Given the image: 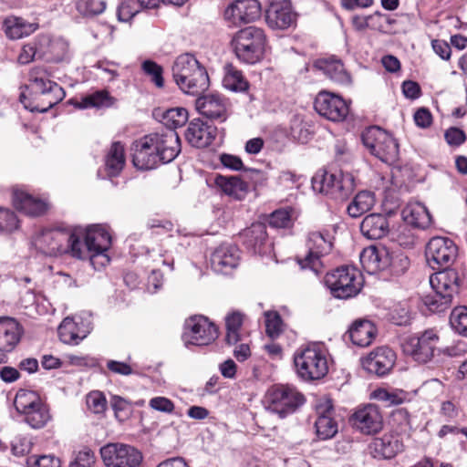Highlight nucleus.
<instances>
[{
    "instance_id": "f257e3e1",
    "label": "nucleus",
    "mask_w": 467,
    "mask_h": 467,
    "mask_svg": "<svg viewBox=\"0 0 467 467\" xmlns=\"http://www.w3.org/2000/svg\"><path fill=\"white\" fill-rule=\"evenodd\" d=\"M29 82L30 85L26 87L30 90L29 96L22 92L19 100L31 112H47L66 96L64 88L50 80L47 70L42 67H34L30 70Z\"/></svg>"
},
{
    "instance_id": "f03ea898",
    "label": "nucleus",
    "mask_w": 467,
    "mask_h": 467,
    "mask_svg": "<svg viewBox=\"0 0 467 467\" xmlns=\"http://www.w3.org/2000/svg\"><path fill=\"white\" fill-rule=\"evenodd\" d=\"M171 70L174 81L186 94L197 96L209 88L210 79L205 67L190 53L180 55Z\"/></svg>"
},
{
    "instance_id": "7ed1b4c3",
    "label": "nucleus",
    "mask_w": 467,
    "mask_h": 467,
    "mask_svg": "<svg viewBox=\"0 0 467 467\" xmlns=\"http://www.w3.org/2000/svg\"><path fill=\"white\" fill-rule=\"evenodd\" d=\"M266 36L265 31L257 26H247L237 31L232 46L237 58L246 64L259 62L265 54Z\"/></svg>"
},
{
    "instance_id": "20e7f679",
    "label": "nucleus",
    "mask_w": 467,
    "mask_h": 467,
    "mask_svg": "<svg viewBox=\"0 0 467 467\" xmlns=\"http://www.w3.org/2000/svg\"><path fill=\"white\" fill-rule=\"evenodd\" d=\"M363 275L354 266L342 265L325 276V284L332 296L339 299H348L357 296L363 286Z\"/></svg>"
},
{
    "instance_id": "39448f33",
    "label": "nucleus",
    "mask_w": 467,
    "mask_h": 467,
    "mask_svg": "<svg viewBox=\"0 0 467 467\" xmlns=\"http://www.w3.org/2000/svg\"><path fill=\"white\" fill-rule=\"evenodd\" d=\"M440 336L432 329H426L417 335L405 337L401 342L402 352L419 364H428L437 358Z\"/></svg>"
},
{
    "instance_id": "423d86ee",
    "label": "nucleus",
    "mask_w": 467,
    "mask_h": 467,
    "mask_svg": "<svg viewBox=\"0 0 467 467\" xmlns=\"http://www.w3.org/2000/svg\"><path fill=\"white\" fill-rule=\"evenodd\" d=\"M364 146L376 158L386 163L394 162L399 157V143L388 131L378 126L366 129L361 135Z\"/></svg>"
},
{
    "instance_id": "0eeeda50",
    "label": "nucleus",
    "mask_w": 467,
    "mask_h": 467,
    "mask_svg": "<svg viewBox=\"0 0 467 467\" xmlns=\"http://www.w3.org/2000/svg\"><path fill=\"white\" fill-rule=\"evenodd\" d=\"M294 363L297 375L306 381L320 379L328 372L327 357L317 346H308L296 352Z\"/></svg>"
},
{
    "instance_id": "6e6552de",
    "label": "nucleus",
    "mask_w": 467,
    "mask_h": 467,
    "mask_svg": "<svg viewBox=\"0 0 467 467\" xmlns=\"http://www.w3.org/2000/svg\"><path fill=\"white\" fill-rule=\"evenodd\" d=\"M265 399L269 410L278 414L280 418L294 413L306 401L302 393L288 385L271 387L266 392Z\"/></svg>"
},
{
    "instance_id": "1a4fd4ad",
    "label": "nucleus",
    "mask_w": 467,
    "mask_h": 467,
    "mask_svg": "<svg viewBox=\"0 0 467 467\" xmlns=\"http://www.w3.org/2000/svg\"><path fill=\"white\" fill-rule=\"evenodd\" d=\"M40 243L47 244L45 253L49 254L67 253L77 259H83L85 253L81 249L82 242L75 233L61 230H49L43 233Z\"/></svg>"
},
{
    "instance_id": "9d476101",
    "label": "nucleus",
    "mask_w": 467,
    "mask_h": 467,
    "mask_svg": "<svg viewBox=\"0 0 467 467\" xmlns=\"http://www.w3.org/2000/svg\"><path fill=\"white\" fill-rule=\"evenodd\" d=\"M306 246L307 254L304 258L297 257L296 261L302 269H309L317 275L323 267L321 257L329 254L333 247L329 233L327 231L309 233Z\"/></svg>"
},
{
    "instance_id": "9b49d317",
    "label": "nucleus",
    "mask_w": 467,
    "mask_h": 467,
    "mask_svg": "<svg viewBox=\"0 0 467 467\" xmlns=\"http://www.w3.org/2000/svg\"><path fill=\"white\" fill-rule=\"evenodd\" d=\"M458 247L448 237L435 236L427 244L425 249L426 261L433 270L448 268L455 261Z\"/></svg>"
},
{
    "instance_id": "f8f14e48",
    "label": "nucleus",
    "mask_w": 467,
    "mask_h": 467,
    "mask_svg": "<svg viewBox=\"0 0 467 467\" xmlns=\"http://www.w3.org/2000/svg\"><path fill=\"white\" fill-rule=\"evenodd\" d=\"M218 337V328L204 316L186 319L182 339L185 345L206 346Z\"/></svg>"
},
{
    "instance_id": "ddd939ff",
    "label": "nucleus",
    "mask_w": 467,
    "mask_h": 467,
    "mask_svg": "<svg viewBox=\"0 0 467 467\" xmlns=\"http://www.w3.org/2000/svg\"><path fill=\"white\" fill-rule=\"evenodd\" d=\"M100 455L107 467H139L143 459L139 450L123 443H109L103 446Z\"/></svg>"
},
{
    "instance_id": "4468645a",
    "label": "nucleus",
    "mask_w": 467,
    "mask_h": 467,
    "mask_svg": "<svg viewBox=\"0 0 467 467\" xmlns=\"http://www.w3.org/2000/svg\"><path fill=\"white\" fill-rule=\"evenodd\" d=\"M111 244V236L105 227L99 224L91 225L87 228L84 243L81 249L85 253L82 260L89 259L91 265H95V259L102 256L105 261L109 262L106 252Z\"/></svg>"
},
{
    "instance_id": "2eb2a0df",
    "label": "nucleus",
    "mask_w": 467,
    "mask_h": 467,
    "mask_svg": "<svg viewBox=\"0 0 467 467\" xmlns=\"http://www.w3.org/2000/svg\"><path fill=\"white\" fill-rule=\"evenodd\" d=\"M314 108L320 116L334 122L344 120L349 112V106L341 96L327 90L317 93Z\"/></svg>"
},
{
    "instance_id": "dca6fc26",
    "label": "nucleus",
    "mask_w": 467,
    "mask_h": 467,
    "mask_svg": "<svg viewBox=\"0 0 467 467\" xmlns=\"http://www.w3.org/2000/svg\"><path fill=\"white\" fill-rule=\"evenodd\" d=\"M262 15V6L258 0H234L223 12V18L232 26H241L253 23Z\"/></svg>"
},
{
    "instance_id": "f3484780",
    "label": "nucleus",
    "mask_w": 467,
    "mask_h": 467,
    "mask_svg": "<svg viewBox=\"0 0 467 467\" xmlns=\"http://www.w3.org/2000/svg\"><path fill=\"white\" fill-rule=\"evenodd\" d=\"M146 136L163 164L172 161L181 152L180 137L172 129H162Z\"/></svg>"
},
{
    "instance_id": "a211bd4d",
    "label": "nucleus",
    "mask_w": 467,
    "mask_h": 467,
    "mask_svg": "<svg viewBox=\"0 0 467 467\" xmlns=\"http://www.w3.org/2000/svg\"><path fill=\"white\" fill-rule=\"evenodd\" d=\"M296 13L289 0H273L265 11L267 25L273 29H287L296 23Z\"/></svg>"
},
{
    "instance_id": "6ab92c4d",
    "label": "nucleus",
    "mask_w": 467,
    "mask_h": 467,
    "mask_svg": "<svg viewBox=\"0 0 467 467\" xmlns=\"http://www.w3.org/2000/svg\"><path fill=\"white\" fill-rule=\"evenodd\" d=\"M396 354L389 347H379L362 358V367L370 374L383 377L394 367Z\"/></svg>"
},
{
    "instance_id": "aec40b11",
    "label": "nucleus",
    "mask_w": 467,
    "mask_h": 467,
    "mask_svg": "<svg viewBox=\"0 0 467 467\" xmlns=\"http://www.w3.org/2000/svg\"><path fill=\"white\" fill-rule=\"evenodd\" d=\"M217 128L209 125L200 118L192 119L185 131V139L192 147L202 149L210 146L215 140Z\"/></svg>"
},
{
    "instance_id": "412c9836",
    "label": "nucleus",
    "mask_w": 467,
    "mask_h": 467,
    "mask_svg": "<svg viewBox=\"0 0 467 467\" xmlns=\"http://www.w3.org/2000/svg\"><path fill=\"white\" fill-rule=\"evenodd\" d=\"M195 107L200 114L211 120L224 122L228 118L226 99L219 94L200 96Z\"/></svg>"
},
{
    "instance_id": "4be33fe9",
    "label": "nucleus",
    "mask_w": 467,
    "mask_h": 467,
    "mask_svg": "<svg viewBox=\"0 0 467 467\" xmlns=\"http://www.w3.org/2000/svg\"><path fill=\"white\" fill-rule=\"evenodd\" d=\"M353 426L364 434H374L382 428L383 420L378 406L368 404L351 417Z\"/></svg>"
},
{
    "instance_id": "5701e85b",
    "label": "nucleus",
    "mask_w": 467,
    "mask_h": 467,
    "mask_svg": "<svg viewBox=\"0 0 467 467\" xmlns=\"http://www.w3.org/2000/svg\"><path fill=\"white\" fill-rule=\"evenodd\" d=\"M23 334V327L16 319L0 317V352H12L19 344Z\"/></svg>"
},
{
    "instance_id": "b1692460",
    "label": "nucleus",
    "mask_w": 467,
    "mask_h": 467,
    "mask_svg": "<svg viewBox=\"0 0 467 467\" xmlns=\"http://www.w3.org/2000/svg\"><path fill=\"white\" fill-rule=\"evenodd\" d=\"M394 211L387 213H370L364 217L360 223V232L368 239L378 240L385 237L389 232V217L394 215Z\"/></svg>"
},
{
    "instance_id": "393cba45",
    "label": "nucleus",
    "mask_w": 467,
    "mask_h": 467,
    "mask_svg": "<svg viewBox=\"0 0 467 467\" xmlns=\"http://www.w3.org/2000/svg\"><path fill=\"white\" fill-rule=\"evenodd\" d=\"M239 249L234 244H222L211 256V265L214 271L227 274L238 265Z\"/></svg>"
},
{
    "instance_id": "a878e982",
    "label": "nucleus",
    "mask_w": 467,
    "mask_h": 467,
    "mask_svg": "<svg viewBox=\"0 0 467 467\" xmlns=\"http://www.w3.org/2000/svg\"><path fill=\"white\" fill-rule=\"evenodd\" d=\"M318 417L315 422L316 433L320 440L333 438L338 431L337 422L333 418L334 407L330 400L317 408Z\"/></svg>"
},
{
    "instance_id": "bb28decb",
    "label": "nucleus",
    "mask_w": 467,
    "mask_h": 467,
    "mask_svg": "<svg viewBox=\"0 0 467 467\" xmlns=\"http://www.w3.org/2000/svg\"><path fill=\"white\" fill-rule=\"evenodd\" d=\"M432 289L450 295L451 298L459 293L461 280L458 272L451 268H441L430 277Z\"/></svg>"
},
{
    "instance_id": "cd10ccee",
    "label": "nucleus",
    "mask_w": 467,
    "mask_h": 467,
    "mask_svg": "<svg viewBox=\"0 0 467 467\" xmlns=\"http://www.w3.org/2000/svg\"><path fill=\"white\" fill-rule=\"evenodd\" d=\"M132 162L139 170H151L161 163L160 156L148 140L147 136H144L140 143L136 145L132 156Z\"/></svg>"
},
{
    "instance_id": "c85d7f7f",
    "label": "nucleus",
    "mask_w": 467,
    "mask_h": 467,
    "mask_svg": "<svg viewBox=\"0 0 467 467\" xmlns=\"http://www.w3.org/2000/svg\"><path fill=\"white\" fill-rule=\"evenodd\" d=\"M243 244L254 254H262L267 242L266 226L263 223H254L240 233Z\"/></svg>"
},
{
    "instance_id": "c756f323",
    "label": "nucleus",
    "mask_w": 467,
    "mask_h": 467,
    "mask_svg": "<svg viewBox=\"0 0 467 467\" xmlns=\"http://www.w3.org/2000/svg\"><path fill=\"white\" fill-rule=\"evenodd\" d=\"M13 203L16 210L29 216H40L47 211L45 202L22 190L14 191Z\"/></svg>"
},
{
    "instance_id": "7c9ffc66",
    "label": "nucleus",
    "mask_w": 467,
    "mask_h": 467,
    "mask_svg": "<svg viewBox=\"0 0 467 467\" xmlns=\"http://www.w3.org/2000/svg\"><path fill=\"white\" fill-rule=\"evenodd\" d=\"M388 255L389 252L385 248L368 246L361 252L360 263L367 272L373 274L387 269Z\"/></svg>"
},
{
    "instance_id": "2f4dec72",
    "label": "nucleus",
    "mask_w": 467,
    "mask_h": 467,
    "mask_svg": "<svg viewBox=\"0 0 467 467\" xmlns=\"http://www.w3.org/2000/svg\"><path fill=\"white\" fill-rule=\"evenodd\" d=\"M403 443L394 435L385 434L382 437L374 439L371 443L374 456L383 459H391L403 451Z\"/></svg>"
},
{
    "instance_id": "473e14b6",
    "label": "nucleus",
    "mask_w": 467,
    "mask_h": 467,
    "mask_svg": "<svg viewBox=\"0 0 467 467\" xmlns=\"http://www.w3.org/2000/svg\"><path fill=\"white\" fill-rule=\"evenodd\" d=\"M314 67L321 70L331 80L340 83H350V75L346 71L343 63L334 58H320L315 61Z\"/></svg>"
},
{
    "instance_id": "72a5a7b5",
    "label": "nucleus",
    "mask_w": 467,
    "mask_h": 467,
    "mask_svg": "<svg viewBox=\"0 0 467 467\" xmlns=\"http://www.w3.org/2000/svg\"><path fill=\"white\" fill-rule=\"evenodd\" d=\"M214 183L225 194L236 200H243L249 191L248 184L238 176L217 175Z\"/></svg>"
},
{
    "instance_id": "f704fd0d",
    "label": "nucleus",
    "mask_w": 467,
    "mask_h": 467,
    "mask_svg": "<svg viewBox=\"0 0 467 467\" xmlns=\"http://www.w3.org/2000/svg\"><path fill=\"white\" fill-rule=\"evenodd\" d=\"M349 337L354 345L367 347L376 335V327L368 320H356L348 329Z\"/></svg>"
},
{
    "instance_id": "c9c22d12",
    "label": "nucleus",
    "mask_w": 467,
    "mask_h": 467,
    "mask_svg": "<svg viewBox=\"0 0 467 467\" xmlns=\"http://www.w3.org/2000/svg\"><path fill=\"white\" fill-rule=\"evenodd\" d=\"M402 218L408 224L420 229H426L431 223V216L421 203L407 205L402 210Z\"/></svg>"
},
{
    "instance_id": "e433bc0d",
    "label": "nucleus",
    "mask_w": 467,
    "mask_h": 467,
    "mask_svg": "<svg viewBox=\"0 0 467 467\" xmlns=\"http://www.w3.org/2000/svg\"><path fill=\"white\" fill-rule=\"evenodd\" d=\"M5 32L10 39H20L29 36L38 28L36 23H29L21 17L11 16L4 21Z\"/></svg>"
},
{
    "instance_id": "4c0bfd02",
    "label": "nucleus",
    "mask_w": 467,
    "mask_h": 467,
    "mask_svg": "<svg viewBox=\"0 0 467 467\" xmlns=\"http://www.w3.org/2000/svg\"><path fill=\"white\" fill-rule=\"evenodd\" d=\"M355 178L351 173L339 171L334 186L330 192V199L345 201L349 198L355 190Z\"/></svg>"
},
{
    "instance_id": "58836bf2",
    "label": "nucleus",
    "mask_w": 467,
    "mask_h": 467,
    "mask_svg": "<svg viewBox=\"0 0 467 467\" xmlns=\"http://www.w3.org/2000/svg\"><path fill=\"white\" fill-rule=\"evenodd\" d=\"M105 165L108 175L110 177L118 176L125 165L124 146L119 141L111 144L110 149L106 155Z\"/></svg>"
},
{
    "instance_id": "ea45409f",
    "label": "nucleus",
    "mask_w": 467,
    "mask_h": 467,
    "mask_svg": "<svg viewBox=\"0 0 467 467\" xmlns=\"http://www.w3.org/2000/svg\"><path fill=\"white\" fill-rule=\"evenodd\" d=\"M375 204V195L369 191H361L355 195L348 205V214L352 218H358L368 212Z\"/></svg>"
},
{
    "instance_id": "a19ab883",
    "label": "nucleus",
    "mask_w": 467,
    "mask_h": 467,
    "mask_svg": "<svg viewBox=\"0 0 467 467\" xmlns=\"http://www.w3.org/2000/svg\"><path fill=\"white\" fill-rule=\"evenodd\" d=\"M57 333L60 340L65 344L78 345L87 337V333L80 331L78 323L70 317L64 318L57 328Z\"/></svg>"
},
{
    "instance_id": "79ce46f5",
    "label": "nucleus",
    "mask_w": 467,
    "mask_h": 467,
    "mask_svg": "<svg viewBox=\"0 0 467 467\" xmlns=\"http://www.w3.org/2000/svg\"><path fill=\"white\" fill-rule=\"evenodd\" d=\"M219 159L224 168L232 171H245L246 176L254 181L255 183L265 180V174L262 171L256 169H245L242 159L236 155L222 153Z\"/></svg>"
},
{
    "instance_id": "37998d69",
    "label": "nucleus",
    "mask_w": 467,
    "mask_h": 467,
    "mask_svg": "<svg viewBox=\"0 0 467 467\" xmlns=\"http://www.w3.org/2000/svg\"><path fill=\"white\" fill-rule=\"evenodd\" d=\"M432 290V293L423 297L424 305L432 313L444 312L451 306L453 298H451L450 295H445V293L437 289Z\"/></svg>"
},
{
    "instance_id": "c03bdc74",
    "label": "nucleus",
    "mask_w": 467,
    "mask_h": 467,
    "mask_svg": "<svg viewBox=\"0 0 467 467\" xmlns=\"http://www.w3.org/2000/svg\"><path fill=\"white\" fill-rule=\"evenodd\" d=\"M337 175V173L325 170L318 171L311 181L313 190L330 198V192L333 189Z\"/></svg>"
},
{
    "instance_id": "a18cd8bd",
    "label": "nucleus",
    "mask_w": 467,
    "mask_h": 467,
    "mask_svg": "<svg viewBox=\"0 0 467 467\" xmlns=\"http://www.w3.org/2000/svg\"><path fill=\"white\" fill-rule=\"evenodd\" d=\"M114 99L107 90H99L81 99L77 104L78 109L110 107Z\"/></svg>"
},
{
    "instance_id": "49530a36",
    "label": "nucleus",
    "mask_w": 467,
    "mask_h": 467,
    "mask_svg": "<svg viewBox=\"0 0 467 467\" xmlns=\"http://www.w3.org/2000/svg\"><path fill=\"white\" fill-rule=\"evenodd\" d=\"M40 403V399L35 391L26 389H19L14 400L16 410L21 414L36 408Z\"/></svg>"
},
{
    "instance_id": "de8ad7c7",
    "label": "nucleus",
    "mask_w": 467,
    "mask_h": 467,
    "mask_svg": "<svg viewBox=\"0 0 467 467\" xmlns=\"http://www.w3.org/2000/svg\"><path fill=\"white\" fill-rule=\"evenodd\" d=\"M386 265L392 276L400 277L408 271L410 261L403 253H393L391 254H389Z\"/></svg>"
},
{
    "instance_id": "09e8293b",
    "label": "nucleus",
    "mask_w": 467,
    "mask_h": 467,
    "mask_svg": "<svg viewBox=\"0 0 467 467\" xmlns=\"http://www.w3.org/2000/svg\"><path fill=\"white\" fill-rule=\"evenodd\" d=\"M188 120V111L184 108L169 109L162 114V121L165 129H172L183 126Z\"/></svg>"
},
{
    "instance_id": "8fccbe9b",
    "label": "nucleus",
    "mask_w": 467,
    "mask_h": 467,
    "mask_svg": "<svg viewBox=\"0 0 467 467\" xmlns=\"http://www.w3.org/2000/svg\"><path fill=\"white\" fill-rule=\"evenodd\" d=\"M77 11L85 17H93L102 14L106 9L103 0H75Z\"/></svg>"
},
{
    "instance_id": "3c124183",
    "label": "nucleus",
    "mask_w": 467,
    "mask_h": 467,
    "mask_svg": "<svg viewBox=\"0 0 467 467\" xmlns=\"http://www.w3.org/2000/svg\"><path fill=\"white\" fill-rule=\"evenodd\" d=\"M24 415L25 421L34 429L44 427L50 418L48 410L42 402L25 412Z\"/></svg>"
},
{
    "instance_id": "603ef678",
    "label": "nucleus",
    "mask_w": 467,
    "mask_h": 467,
    "mask_svg": "<svg viewBox=\"0 0 467 467\" xmlns=\"http://www.w3.org/2000/svg\"><path fill=\"white\" fill-rule=\"evenodd\" d=\"M450 325L456 333L467 337V306H459L452 309Z\"/></svg>"
},
{
    "instance_id": "864d4df0",
    "label": "nucleus",
    "mask_w": 467,
    "mask_h": 467,
    "mask_svg": "<svg viewBox=\"0 0 467 467\" xmlns=\"http://www.w3.org/2000/svg\"><path fill=\"white\" fill-rule=\"evenodd\" d=\"M223 86L233 91H245L249 83L244 79L241 71L231 69L223 78Z\"/></svg>"
},
{
    "instance_id": "5fc2aeb1",
    "label": "nucleus",
    "mask_w": 467,
    "mask_h": 467,
    "mask_svg": "<svg viewBox=\"0 0 467 467\" xmlns=\"http://www.w3.org/2000/svg\"><path fill=\"white\" fill-rule=\"evenodd\" d=\"M283 320L275 311L265 313V332L272 338L278 337L283 331Z\"/></svg>"
},
{
    "instance_id": "6e6d98bb",
    "label": "nucleus",
    "mask_w": 467,
    "mask_h": 467,
    "mask_svg": "<svg viewBox=\"0 0 467 467\" xmlns=\"http://www.w3.org/2000/svg\"><path fill=\"white\" fill-rule=\"evenodd\" d=\"M141 67L144 73L150 77L156 87L162 88L164 86L163 68L161 65L152 60H145Z\"/></svg>"
},
{
    "instance_id": "4d7b16f0",
    "label": "nucleus",
    "mask_w": 467,
    "mask_h": 467,
    "mask_svg": "<svg viewBox=\"0 0 467 467\" xmlns=\"http://www.w3.org/2000/svg\"><path fill=\"white\" fill-rule=\"evenodd\" d=\"M18 225L19 221L14 212L0 208V234H10L16 230Z\"/></svg>"
},
{
    "instance_id": "13d9d810",
    "label": "nucleus",
    "mask_w": 467,
    "mask_h": 467,
    "mask_svg": "<svg viewBox=\"0 0 467 467\" xmlns=\"http://www.w3.org/2000/svg\"><path fill=\"white\" fill-rule=\"evenodd\" d=\"M466 352V345L462 341H458L451 346H447L445 348L438 349L437 358L435 359V364H441L443 362L442 357L447 358H457L462 356Z\"/></svg>"
},
{
    "instance_id": "bf43d9fd",
    "label": "nucleus",
    "mask_w": 467,
    "mask_h": 467,
    "mask_svg": "<svg viewBox=\"0 0 467 467\" xmlns=\"http://www.w3.org/2000/svg\"><path fill=\"white\" fill-rule=\"evenodd\" d=\"M269 225L273 228H290L293 225L291 211L285 209L275 211L270 216Z\"/></svg>"
},
{
    "instance_id": "052dcab7",
    "label": "nucleus",
    "mask_w": 467,
    "mask_h": 467,
    "mask_svg": "<svg viewBox=\"0 0 467 467\" xmlns=\"http://www.w3.org/2000/svg\"><path fill=\"white\" fill-rule=\"evenodd\" d=\"M140 5L135 0H124L119 5L117 16L119 21L128 22L140 11Z\"/></svg>"
},
{
    "instance_id": "680f3d73",
    "label": "nucleus",
    "mask_w": 467,
    "mask_h": 467,
    "mask_svg": "<svg viewBox=\"0 0 467 467\" xmlns=\"http://www.w3.org/2000/svg\"><path fill=\"white\" fill-rule=\"evenodd\" d=\"M28 467H61L60 460L54 455H32L26 459Z\"/></svg>"
},
{
    "instance_id": "e2e57ef3",
    "label": "nucleus",
    "mask_w": 467,
    "mask_h": 467,
    "mask_svg": "<svg viewBox=\"0 0 467 467\" xmlns=\"http://www.w3.org/2000/svg\"><path fill=\"white\" fill-rule=\"evenodd\" d=\"M87 404L94 413H103L107 408V400L100 391L90 392L87 397Z\"/></svg>"
},
{
    "instance_id": "0e129e2a",
    "label": "nucleus",
    "mask_w": 467,
    "mask_h": 467,
    "mask_svg": "<svg viewBox=\"0 0 467 467\" xmlns=\"http://www.w3.org/2000/svg\"><path fill=\"white\" fill-rule=\"evenodd\" d=\"M149 404L151 409L165 413H171L175 408L174 403L165 397H154Z\"/></svg>"
},
{
    "instance_id": "69168bd1",
    "label": "nucleus",
    "mask_w": 467,
    "mask_h": 467,
    "mask_svg": "<svg viewBox=\"0 0 467 467\" xmlns=\"http://www.w3.org/2000/svg\"><path fill=\"white\" fill-rule=\"evenodd\" d=\"M94 463V453L91 450L80 451L75 461L69 464V467H91Z\"/></svg>"
},
{
    "instance_id": "338daca9",
    "label": "nucleus",
    "mask_w": 467,
    "mask_h": 467,
    "mask_svg": "<svg viewBox=\"0 0 467 467\" xmlns=\"http://www.w3.org/2000/svg\"><path fill=\"white\" fill-rule=\"evenodd\" d=\"M107 368L110 372L121 376H130L134 373L131 366L128 363L112 359L107 362Z\"/></svg>"
},
{
    "instance_id": "774afa93",
    "label": "nucleus",
    "mask_w": 467,
    "mask_h": 467,
    "mask_svg": "<svg viewBox=\"0 0 467 467\" xmlns=\"http://www.w3.org/2000/svg\"><path fill=\"white\" fill-rule=\"evenodd\" d=\"M444 136L448 144L454 146L462 145L466 140L463 130L455 127L448 129Z\"/></svg>"
}]
</instances>
